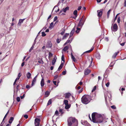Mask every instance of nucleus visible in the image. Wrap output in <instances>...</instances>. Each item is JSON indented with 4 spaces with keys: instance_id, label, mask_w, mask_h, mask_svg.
Instances as JSON below:
<instances>
[{
    "instance_id": "obj_1",
    "label": "nucleus",
    "mask_w": 126,
    "mask_h": 126,
    "mask_svg": "<svg viewBox=\"0 0 126 126\" xmlns=\"http://www.w3.org/2000/svg\"><path fill=\"white\" fill-rule=\"evenodd\" d=\"M92 118L93 123L97 124L102 123L104 120L103 117L102 115L96 112L92 114Z\"/></svg>"
},
{
    "instance_id": "obj_2",
    "label": "nucleus",
    "mask_w": 126,
    "mask_h": 126,
    "mask_svg": "<svg viewBox=\"0 0 126 126\" xmlns=\"http://www.w3.org/2000/svg\"><path fill=\"white\" fill-rule=\"evenodd\" d=\"M68 126H77L78 121L75 118L70 117L67 120Z\"/></svg>"
},
{
    "instance_id": "obj_3",
    "label": "nucleus",
    "mask_w": 126,
    "mask_h": 126,
    "mask_svg": "<svg viewBox=\"0 0 126 126\" xmlns=\"http://www.w3.org/2000/svg\"><path fill=\"white\" fill-rule=\"evenodd\" d=\"M90 96L88 95H84L81 98L82 102L84 104H87L90 101Z\"/></svg>"
},
{
    "instance_id": "obj_4",
    "label": "nucleus",
    "mask_w": 126,
    "mask_h": 126,
    "mask_svg": "<svg viewBox=\"0 0 126 126\" xmlns=\"http://www.w3.org/2000/svg\"><path fill=\"white\" fill-rule=\"evenodd\" d=\"M84 16H83L79 20L78 25V27H79L81 28L82 27L85 21V18H84Z\"/></svg>"
},
{
    "instance_id": "obj_5",
    "label": "nucleus",
    "mask_w": 126,
    "mask_h": 126,
    "mask_svg": "<svg viewBox=\"0 0 126 126\" xmlns=\"http://www.w3.org/2000/svg\"><path fill=\"white\" fill-rule=\"evenodd\" d=\"M40 120V119L36 118L35 119L34 124L35 126H39Z\"/></svg>"
},
{
    "instance_id": "obj_6",
    "label": "nucleus",
    "mask_w": 126,
    "mask_h": 126,
    "mask_svg": "<svg viewBox=\"0 0 126 126\" xmlns=\"http://www.w3.org/2000/svg\"><path fill=\"white\" fill-rule=\"evenodd\" d=\"M111 30L114 31H116L118 29V26L117 24H114L113 27H111Z\"/></svg>"
},
{
    "instance_id": "obj_7",
    "label": "nucleus",
    "mask_w": 126,
    "mask_h": 126,
    "mask_svg": "<svg viewBox=\"0 0 126 126\" xmlns=\"http://www.w3.org/2000/svg\"><path fill=\"white\" fill-rule=\"evenodd\" d=\"M103 9H101L100 10H97V16L99 17H101L102 15Z\"/></svg>"
},
{
    "instance_id": "obj_8",
    "label": "nucleus",
    "mask_w": 126,
    "mask_h": 126,
    "mask_svg": "<svg viewBox=\"0 0 126 126\" xmlns=\"http://www.w3.org/2000/svg\"><path fill=\"white\" fill-rule=\"evenodd\" d=\"M81 123L82 124L85 126H89L90 125L86 121H81Z\"/></svg>"
},
{
    "instance_id": "obj_9",
    "label": "nucleus",
    "mask_w": 126,
    "mask_h": 126,
    "mask_svg": "<svg viewBox=\"0 0 126 126\" xmlns=\"http://www.w3.org/2000/svg\"><path fill=\"white\" fill-rule=\"evenodd\" d=\"M91 72V70L88 69H86L85 70L84 73L85 75H87L89 74Z\"/></svg>"
},
{
    "instance_id": "obj_10",
    "label": "nucleus",
    "mask_w": 126,
    "mask_h": 126,
    "mask_svg": "<svg viewBox=\"0 0 126 126\" xmlns=\"http://www.w3.org/2000/svg\"><path fill=\"white\" fill-rule=\"evenodd\" d=\"M42 77V79L41 81V85L42 88L43 87L44 85V79L42 75H41Z\"/></svg>"
},
{
    "instance_id": "obj_11",
    "label": "nucleus",
    "mask_w": 126,
    "mask_h": 126,
    "mask_svg": "<svg viewBox=\"0 0 126 126\" xmlns=\"http://www.w3.org/2000/svg\"><path fill=\"white\" fill-rule=\"evenodd\" d=\"M52 46V44L51 42H47L46 45L47 47L48 48H51Z\"/></svg>"
},
{
    "instance_id": "obj_12",
    "label": "nucleus",
    "mask_w": 126,
    "mask_h": 126,
    "mask_svg": "<svg viewBox=\"0 0 126 126\" xmlns=\"http://www.w3.org/2000/svg\"><path fill=\"white\" fill-rule=\"evenodd\" d=\"M64 65V63H61L60 64V66H59L58 70L60 71V70H61L62 68L63 65Z\"/></svg>"
},
{
    "instance_id": "obj_13",
    "label": "nucleus",
    "mask_w": 126,
    "mask_h": 126,
    "mask_svg": "<svg viewBox=\"0 0 126 126\" xmlns=\"http://www.w3.org/2000/svg\"><path fill=\"white\" fill-rule=\"evenodd\" d=\"M69 33H65L63 36V37L62 38V39L64 40V39H66V38L69 36Z\"/></svg>"
},
{
    "instance_id": "obj_14",
    "label": "nucleus",
    "mask_w": 126,
    "mask_h": 126,
    "mask_svg": "<svg viewBox=\"0 0 126 126\" xmlns=\"http://www.w3.org/2000/svg\"><path fill=\"white\" fill-rule=\"evenodd\" d=\"M74 32L75 29L74 28H73L70 33L69 37H71L73 36Z\"/></svg>"
},
{
    "instance_id": "obj_15",
    "label": "nucleus",
    "mask_w": 126,
    "mask_h": 126,
    "mask_svg": "<svg viewBox=\"0 0 126 126\" xmlns=\"http://www.w3.org/2000/svg\"><path fill=\"white\" fill-rule=\"evenodd\" d=\"M71 95V94L70 93H66L65 94V98H69Z\"/></svg>"
},
{
    "instance_id": "obj_16",
    "label": "nucleus",
    "mask_w": 126,
    "mask_h": 126,
    "mask_svg": "<svg viewBox=\"0 0 126 126\" xmlns=\"http://www.w3.org/2000/svg\"><path fill=\"white\" fill-rule=\"evenodd\" d=\"M119 51H118L117 52H115L113 55L112 56V58L113 59H115V58L116 57L118 53H119Z\"/></svg>"
},
{
    "instance_id": "obj_17",
    "label": "nucleus",
    "mask_w": 126,
    "mask_h": 126,
    "mask_svg": "<svg viewBox=\"0 0 126 126\" xmlns=\"http://www.w3.org/2000/svg\"><path fill=\"white\" fill-rule=\"evenodd\" d=\"M71 58L73 60V61L74 62H76L77 60L74 57V56L73 55L72 53H71Z\"/></svg>"
},
{
    "instance_id": "obj_18",
    "label": "nucleus",
    "mask_w": 126,
    "mask_h": 126,
    "mask_svg": "<svg viewBox=\"0 0 126 126\" xmlns=\"http://www.w3.org/2000/svg\"><path fill=\"white\" fill-rule=\"evenodd\" d=\"M69 7H67L65 8H63V11L64 13H65L67 11L69 10Z\"/></svg>"
},
{
    "instance_id": "obj_19",
    "label": "nucleus",
    "mask_w": 126,
    "mask_h": 126,
    "mask_svg": "<svg viewBox=\"0 0 126 126\" xmlns=\"http://www.w3.org/2000/svg\"><path fill=\"white\" fill-rule=\"evenodd\" d=\"M14 120V118L13 117H11L10 118V119L9 121V124H11L12 122V121Z\"/></svg>"
},
{
    "instance_id": "obj_20",
    "label": "nucleus",
    "mask_w": 126,
    "mask_h": 126,
    "mask_svg": "<svg viewBox=\"0 0 126 126\" xmlns=\"http://www.w3.org/2000/svg\"><path fill=\"white\" fill-rule=\"evenodd\" d=\"M36 81V79H35V78H34L33 79V80L32 83V86H33L34 84Z\"/></svg>"
},
{
    "instance_id": "obj_21",
    "label": "nucleus",
    "mask_w": 126,
    "mask_h": 126,
    "mask_svg": "<svg viewBox=\"0 0 126 126\" xmlns=\"http://www.w3.org/2000/svg\"><path fill=\"white\" fill-rule=\"evenodd\" d=\"M31 75V74L30 72H28L26 75L28 79H29L30 78Z\"/></svg>"
},
{
    "instance_id": "obj_22",
    "label": "nucleus",
    "mask_w": 126,
    "mask_h": 126,
    "mask_svg": "<svg viewBox=\"0 0 126 126\" xmlns=\"http://www.w3.org/2000/svg\"><path fill=\"white\" fill-rule=\"evenodd\" d=\"M56 8H58V10H55V12H57L58 11H59V9L58 7L57 6V5H56L54 7V8H53V10H52V11L53 10H54V9Z\"/></svg>"
},
{
    "instance_id": "obj_23",
    "label": "nucleus",
    "mask_w": 126,
    "mask_h": 126,
    "mask_svg": "<svg viewBox=\"0 0 126 126\" xmlns=\"http://www.w3.org/2000/svg\"><path fill=\"white\" fill-rule=\"evenodd\" d=\"M95 57L97 59H99L100 58V56L99 53H97L95 55Z\"/></svg>"
},
{
    "instance_id": "obj_24",
    "label": "nucleus",
    "mask_w": 126,
    "mask_h": 126,
    "mask_svg": "<svg viewBox=\"0 0 126 126\" xmlns=\"http://www.w3.org/2000/svg\"><path fill=\"white\" fill-rule=\"evenodd\" d=\"M73 14L75 16V17H77L78 16V14L77 11V10H75L74 11Z\"/></svg>"
},
{
    "instance_id": "obj_25",
    "label": "nucleus",
    "mask_w": 126,
    "mask_h": 126,
    "mask_svg": "<svg viewBox=\"0 0 126 126\" xmlns=\"http://www.w3.org/2000/svg\"><path fill=\"white\" fill-rule=\"evenodd\" d=\"M94 47L93 48H91V49H90V50H88V51H86L85 52H84V53H90V52H91L92 51H93V50L94 49Z\"/></svg>"
},
{
    "instance_id": "obj_26",
    "label": "nucleus",
    "mask_w": 126,
    "mask_h": 126,
    "mask_svg": "<svg viewBox=\"0 0 126 126\" xmlns=\"http://www.w3.org/2000/svg\"><path fill=\"white\" fill-rule=\"evenodd\" d=\"M111 11V9H110L108 12L107 13V18H109V17Z\"/></svg>"
},
{
    "instance_id": "obj_27",
    "label": "nucleus",
    "mask_w": 126,
    "mask_h": 126,
    "mask_svg": "<svg viewBox=\"0 0 126 126\" xmlns=\"http://www.w3.org/2000/svg\"><path fill=\"white\" fill-rule=\"evenodd\" d=\"M69 47L68 46H66L63 49V50L64 51H66L68 49Z\"/></svg>"
},
{
    "instance_id": "obj_28",
    "label": "nucleus",
    "mask_w": 126,
    "mask_h": 126,
    "mask_svg": "<svg viewBox=\"0 0 126 126\" xmlns=\"http://www.w3.org/2000/svg\"><path fill=\"white\" fill-rule=\"evenodd\" d=\"M68 100H64L63 101V104L65 105L68 104Z\"/></svg>"
},
{
    "instance_id": "obj_29",
    "label": "nucleus",
    "mask_w": 126,
    "mask_h": 126,
    "mask_svg": "<svg viewBox=\"0 0 126 126\" xmlns=\"http://www.w3.org/2000/svg\"><path fill=\"white\" fill-rule=\"evenodd\" d=\"M56 61L55 58H54L52 61V64L53 65H54L55 64Z\"/></svg>"
},
{
    "instance_id": "obj_30",
    "label": "nucleus",
    "mask_w": 126,
    "mask_h": 126,
    "mask_svg": "<svg viewBox=\"0 0 126 126\" xmlns=\"http://www.w3.org/2000/svg\"><path fill=\"white\" fill-rule=\"evenodd\" d=\"M52 103V101H51V99H50L49 101H48L47 104V106H48L49 105H50Z\"/></svg>"
},
{
    "instance_id": "obj_31",
    "label": "nucleus",
    "mask_w": 126,
    "mask_h": 126,
    "mask_svg": "<svg viewBox=\"0 0 126 126\" xmlns=\"http://www.w3.org/2000/svg\"><path fill=\"white\" fill-rule=\"evenodd\" d=\"M62 62L61 63H63L64 64V59L63 55L62 56Z\"/></svg>"
},
{
    "instance_id": "obj_32",
    "label": "nucleus",
    "mask_w": 126,
    "mask_h": 126,
    "mask_svg": "<svg viewBox=\"0 0 126 126\" xmlns=\"http://www.w3.org/2000/svg\"><path fill=\"white\" fill-rule=\"evenodd\" d=\"M25 19V18L23 19H20L19 20V23H21L23 22L24 20Z\"/></svg>"
},
{
    "instance_id": "obj_33",
    "label": "nucleus",
    "mask_w": 126,
    "mask_h": 126,
    "mask_svg": "<svg viewBox=\"0 0 126 126\" xmlns=\"http://www.w3.org/2000/svg\"><path fill=\"white\" fill-rule=\"evenodd\" d=\"M70 105H68V104L66 105L65 107V108L66 109H68L70 107Z\"/></svg>"
},
{
    "instance_id": "obj_34",
    "label": "nucleus",
    "mask_w": 126,
    "mask_h": 126,
    "mask_svg": "<svg viewBox=\"0 0 126 126\" xmlns=\"http://www.w3.org/2000/svg\"><path fill=\"white\" fill-rule=\"evenodd\" d=\"M49 94V93L48 91H47L45 93V95H47L46 96H48Z\"/></svg>"
},
{
    "instance_id": "obj_35",
    "label": "nucleus",
    "mask_w": 126,
    "mask_h": 126,
    "mask_svg": "<svg viewBox=\"0 0 126 126\" xmlns=\"http://www.w3.org/2000/svg\"><path fill=\"white\" fill-rule=\"evenodd\" d=\"M61 40V39L58 38L56 40V42L58 43H59Z\"/></svg>"
},
{
    "instance_id": "obj_36",
    "label": "nucleus",
    "mask_w": 126,
    "mask_h": 126,
    "mask_svg": "<svg viewBox=\"0 0 126 126\" xmlns=\"http://www.w3.org/2000/svg\"><path fill=\"white\" fill-rule=\"evenodd\" d=\"M65 31V29H63V31L60 34L62 35H63L64 34V33Z\"/></svg>"
},
{
    "instance_id": "obj_37",
    "label": "nucleus",
    "mask_w": 126,
    "mask_h": 126,
    "mask_svg": "<svg viewBox=\"0 0 126 126\" xmlns=\"http://www.w3.org/2000/svg\"><path fill=\"white\" fill-rule=\"evenodd\" d=\"M53 22H51L49 26V28H51L52 27H53Z\"/></svg>"
},
{
    "instance_id": "obj_38",
    "label": "nucleus",
    "mask_w": 126,
    "mask_h": 126,
    "mask_svg": "<svg viewBox=\"0 0 126 126\" xmlns=\"http://www.w3.org/2000/svg\"><path fill=\"white\" fill-rule=\"evenodd\" d=\"M96 86H94L93 88V89L92 90V92H93L96 89Z\"/></svg>"
},
{
    "instance_id": "obj_39",
    "label": "nucleus",
    "mask_w": 126,
    "mask_h": 126,
    "mask_svg": "<svg viewBox=\"0 0 126 126\" xmlns=\"http://www.w3.org/2000/svg\"><path fill=\"white\" fill-rule=\"evenodd\" d=\"M111 108L114 109H116V107L115 105H113L111 106Z\"/></svg>"
},
{
    "instance_id": "obj_40",
    "label": "nucleus",
    "mask_w": 126,
    "mask_h": 126,
    "mask_svg": "<svg viewBox=\"0 0 126 126\" xmlns=\"http://www.w3.org/2000/svg\"><path fill=\"white\" fill-rule=\"evenodd\" d=\"M58 75H56L54 76V79L53 80H55L58 78Z\"/></svg>"
},
{
    "instance_id": "obj_41",
    "label": "nucleus",
    "mask_w": 126,
    "mask_h": 126,
    "mask_svg": "<svg viewBox=\"0 0 126 126\" xmlns=\"http://www.w3.org/2000/svg\"><path fill=\"white\" fill-rule=\"evenodd\" d=\"M42 36H45L46 35V34L44 32H42Z\"/></svg>"
},
{
    "instance_id": "obj_42",
    "label": "nucleus",
    "mask_w": 126,
    "mask_h": 126,
    "mask_svg": "<svg viewBox=\"0 0 126 126\" xmlns=\"http://www.w3.org/2000/svg\"><path fill=\"white\" fill-rule=\"evenodd\" d=\"M53 56V54L52 53H51L50 52H49V57H51Z\"/></svg>"
},
{
    "instance_id": "obj_43",
    "label": "nucleus",
    "mask_w": 126,
    "mask_h": 126,
    "mask_svg": "<svg viewBox=\"0 0 126 126\" xmlns=\"http://www.w3.org/2000/svg\"><path fill=\"white\" fill-rule=\"evenodd\" d=\"M120 17H119L118 18L117 22L118 23H119L120 21Z\"/></svg>"
},
{
    "instance_id": "obj_44",
    "label": "nucleus",
    "mask_w": 126,
    "mask_h": 126,
    "mask_svg": "<svg viewBox=\"0 0 126 126\" xmlns=\"http://www.w3.org/2000/svg\"><path fill=\"white\" fill-rule=\"evenodd\" d=\"M53 83L55 85H56L57 86H58V84H57V85H56V83H57V81H54V80H53Z\"/></svg>"
},
{
    "instance_id": "obj_45",
    "label": "nucleus",
    "mask_w": 126,
    "mask_h": 126,
    "mask_svg": "<svg viewBox=\"0 0 126 126\" xmlns=\"http://www.w3.org/2000/svg\"><path fill=\"white\" fill-rule=\"evenodd\" d=\"M16 100L18 102H19L20 101V98L19 97H17L16 98Z\"/></svg>"
},
{
    "instance_id": "obj_46",
    "label": "nucleus",
    "mask_w": 126,
    "mask_h": 126,
    "mask_svg": "<svg viewBox=\"0 0 126 126\" xmlns=\"http://www.w3.org/2000/svg\"><path fill=\"white\" fill-rule=\"evenodd\" d=\"M63 110L62 109H60L59 110V111L61 113V114H63Z\"/></svg>"
},
{
    "instance_id": "obj_47",
    "label": "nucleus",
    "mask_w": 126,
    "mask_h": 126,
    "mask_svg": "<svg viewBox=\"0 0 126 126\" xmlns=\"http://www.w3.org/2000/svg\"><path fill=\"white\" fill-rule=\"evenodd\" d=\"M24 117L26 119H27L28 118V116L27 115H24Z\"/></svg>"
},
{
    "instance_id": "obj_48",
    "label": "nucleus",
    "mask_w": 126,
    "mask_h": 126,
    "mask_svg": "<svg viewBox=\"0 0 126 126\" xmlns=\"http://www.w3.org/2000/svg\"><path fill=\"white\" fill-rule=\"evenodd\" d=\"M62 74L63 75H65L66 74V71H63L62 72Z\"/></svg>"
},
{
    "instance_id": "obj_49",
    "label": "nucleus",
    "mask_w": 126,
    "mask_h": 126,
    "mask_svg": "<svg viewBox=\"0 0 126 126\" xmlns=\"http://www.w3.org/2000/svg\"><path fill=\"white\" fill-rule=\"evenodd\" d=\"M57 19V16H55L54 18V21H56Z\"/></svg>"
},
{
    "instance_id": "obj_50",
    "label": "nucleus",
    "mask_w": 126,
    "mask_h": 126,
    "mask_svg": "<svg viewBox=\"0 0 126 126\" xmlns=\"http://www.w3.org/2000/svg\"><path fill=\"white\" fill-rule=\"evenodd\" d=\"M25 96V94H24L22 96H20V98L21 99H22Z\"/></svg>"
},
{
    "instance_id": "obj_51",
    "label": "nucleus",
    "mask_w": 126,
    "mask_h": 126,
    "mask_svg": "<svg viewBox=\"0 0 126 126\" xmlns=\"http://www.w3.org/2000/svg\"><path fill=\"white\" fill-rule=\"evenodd\" d=\"M110 84V83L109 82H108L106 84V85L107 87H109Z\"/></svg>"
},
{
    "instance_id": "obj_52",
    "label": "nucleus",
    "mask_w": 126,
    "mask_h": 126,
    "mask_svg": "<svg viewBox=\"0 0 126 126\" xmlns=\"http://www.w3.org/2000/svg\"><path fill=\"white\" fill-rule=\"evenodd\" d=\"M21 74L20 73H19L17 77H19V78H20V77L21 76Z\"/></svg>"
},
{
    "instance_id": "obj_53",
    "label": "nucleus",
    "mask_w": 126,
    "mask_h": 126,
    "mask_svg": "<svg viewBox=\"0 0 126 126\" xmlns=\"http://www.w3.org/2000/svg\"><path fill=\"white\" fill-rule=\"evenodd\" d=\"M124 6L125 7H126V0H125L124 3Z\"/></svg>"
},
{
    "instance_id": "obj_54",
    "label": "nucleus",
    "mask_w": 126,
    "mask_h": 126,
    "mask_svg": "<svg viewBox=\"0 0 126 126\" xmlns=\"http://www.w3.org/2000/svg\"><path fill=\"white\" fill-rule=\"evenodd\" d=\"M81 8H82V7L81 6H79L78 7V8L77 10H78L79 11V10H81Z\"/></svg>"
},
{
    "instance_id": "obj_55",
    "label": "nucleus",
    "mask_w": 126,
    "mask_h": 126,
    "mask_svg": "<svg viewBox=\"0 0 126 126\" xmlns=\"http://www.w3.org/2000/svg\"><path fill=\"white\" fill-rule=\"evenodd\" d=\"M92 61H93V58L92 57L91 58V63H90V65H89V67H90L91 66V64H92Z\"/></svg>"
},
{
    "instance_id": "obj_56",
    "label": "nucleus",
    "mask_w": 126,
    "mask_h": 126,
    "mask_svg": "<svg viewBox=\"0 0 126 126\" xmlns=\"http://www.w3.org/2000/svg\"><path fill=\"white\" fill-rule=\"evenodd\" d=\"M82 91H83L82 89H81L78 92V94H79L80 93H81V92H82Z\"/></svg>"
},
{
    "instance_id": "obj_57",
    "label": "nucleus",
    "mask_w": 126,
    "mask_h": 126,
    "mask_svg": "<svg viewBox=\"0 0 126 126\" xmlns=\"http://www.w3.org/2000/svg\"><path fill=\"white\" fill-rule=\"evenodd\" d=\"M125 42H124V43H123L120 44V45L122 46H123L125 45Z\"/></svg>"
},
{
    "instance_id": "obj_58",
    "label": "nucleus",
    "mask_w": 126,
    "mask_h": 126,
    "mask_svg": "<svg viewBox=\"0 0 126 126\" xmlns=\"http://www.w3.org/2000/svg\"><path fill=\"white\" fill-rule=\"evenodd\" d=\"M33 47L32 46L31 47V48H30V50H29V51L30 52H31V51H32V50L33 49Z\"/></svg>"
},
{
    "instance_id": "obj_59",
    "label": "nucleus",
    "mask_w": 126,
    "mask_h": 126,
    "mask_svg": "<svg viewBox=\"0 0 126 126\" xmlns=\"http://www.w3.org/2000/svg\"><path fill=\"white\" fill-rule=\"evenodd\" d=\"M19 87V85H17V86L16 87V89H17V91H18L19 90L18 88V87Z\"/></svg>"
},
{
    "instance_id": "obj_60",
    "label": "nucleus",
    "mask_w": 126,
    "mask_h": 126,
    "mask_svg": "<svg viewBox=\"0 0 126 126\" xmlns=\"http://www.w3.org/2000/svg\"><path fill=\"white\" fill-rule=\"evenodd\" d=\"M59 113L58 111L57 110H56L55 112V114H56L58 115Z\"/></svg>"
},
{
    "instance_id": "obj_61",
    "label": "nucleus",
    "mask_w": 126,
    "mask_h": 126,
    "mask_svg": "<svg viewBox=\"0 0 126 126\" xmlns=\"http://www.w3.org/2000/svg\"><path fill=\"white\" fill-rule=\"evenodd\" d=\"M24 64H25L24 62H22L21 64V66L22 67L24 65Z\"/></svg>"
},
{
    "instance_id": "obj_62",
    "label": "nucleus",
    "mask_w": 126,
    "mask_h": 126,
    "mask_svg": "<svg viewBox=\"0 0 126 126\" xmlns=\"http://www.w3.org/2000/svg\"><path fill=\"white\" fill-rule=\"evenodd\" d=\"M26 88H27L29 89L30 88V87L29 85H27L26 86Z\"/></svg>"
},
{
    "instance_id": "obj_63",
    "label": "nucleus",
    "mask_w": 126,
    "mask_h": 126,
    "mask_svg": "<svg viewBox=\"0 0 126 126\" xmlns=\"http://www.w3.org/2000/svg\"><path fill=\"white\" fill-rule=\"evenodd\" d=\"M119 14H117L116 15V16H115V19H114V20H115L116 19H117V16Z\"/></svg>"
},
{
    "instance_id": "obj_64",
    "label": "nucleus",
    "mask_w": 126,
    "mask_h": 126,
    "mask_svg": "<svg viewBox=\"0 0 126 126\" xmlns=\"http://www.w3.org/2000/svg\"><path fill=\"white\" fill-rule=\"evenodd\" d=\"M70 42V40H67L66 41V43H69Z\"/></svg>"
}]
</instances>
